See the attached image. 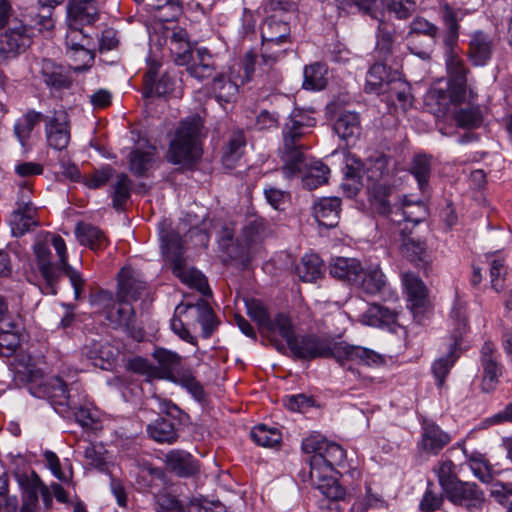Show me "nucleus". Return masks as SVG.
Instances as JSON below:
<instances>
[{
	"label": "nucleus",
	"instance_id": "4be33fe9",
	"mask_svg": "<svg viewBox=\"0 0 512 512\" xmlns=\"http://www.w3.org/2000/svg\"><path fill=\"white\" fill-rule=\"evenodd\" d=\"M451 441V436L433 422L423 423V432L419 446L422 451L436 455Z\"/></svg>",
	"mask_w": 512,
	"mask_h": 512
},
{
	"label": "nucleus",
	"instance_id": "0e129e2a",
	"mask_svg": "<svg viewBox=\"0 0 512 512\" xmlns=\"http://www.w3.org/2000/svg\"><path fill=\"white\" fill-rule=\"evenodd\" d=\"M457 342L455 341L453 347L449 351L446 357H441L433 363L432 370L435 377L438 379V385L442 386L446 375L449 373L451 367L457 359L456 347Z\"/></svg>",
	"mask_w": 512,
	"mask_h": 512
},
{
	"label": "nucleus",
	"instance_id": "6ab92c4d",
	"mask_svg": "<svg viewBox=\"0 0 512 512\" xmlns=\"http://www.w3.org/2000/svg\"><path fill=\"white\" fill-rule=\"evenodd\" d=\"M146 288L140 272L131 267H123L118 274L117 299L135 301Z\"/></svg>",
	"mask_w": 512,
	"mask_h": 512
},
{
	"label": "nucleus",
	"instance_id": "9d476101",
	"mask_svg": "<svg viewBox=\"0 0 512 512\" xmlns=\"http://www.w3.org/2000/svg\"><path fill=\"white\" fill-rule=\"evenodd\" d=\"M31 34L22 20L14 18L0 35V54L13 57L24 51L29 45Z\"/></svg>",
	"mask_w": 512,
	"mask_h": 512
},
{
	"label": "nucleus",
	"instance_id": "0eeeda50",
	"mask_svg": "<svg viewBox=\"0 0 512 512\" xmlns=\"http://www.w3.org/2000/svg\"><path fill=\"white\" fill-rule=\"evenodd\" d=\"M356 170L361 177L366 175L367 179L372 182L369 187L371 191V205L373 209L382 215H386L389 211V202L387 200L388 189L379 181L388 174V159L385 156H377L375 159H369L366 163H362L359 159L354 160Z\"/></svg>",
	"mask_w": 512,
	"mask_h": 512
},
{
	"label": "nucleus",
	"instance_id": "58836bf2",
	"mask_svg": "<svg viewBox=\"0 0 512 512\" xmlns=\"http://www.w3.org/2000/svg\"><path fill=\"white\" fill-rule=\"evenodd\" d=\"M390 81L386 66L382 63H376L367 73L365 91L384 94L386 93Z\"/></svg>",
	"mask_w": 512,
	"mask_h": 512
},
{
	"label": "nucleus",
	"instance_id": "c9c22d12",
	"mask_svg": "<svg viewBox=\"0 0 512 512\" xmlns=\"http://www.w3.org/2000/svg\"><path fill=\"white\" fill-rule=\"evenodd\" d=\"M75 232L79 242L90 247L92 250L103 249L108 244L104 233L98 227L91 224L79 223L76 226Z\"/></svg>",
	"mask_w": 512,
	"mask_h": 512
},
{
	"label": "nucleus",
	"instance_id": "09e8293b",
	"mask_svg": "<svg viewBox=\"0 0 512 512\" xmlns=\"http://www.w3.org/2000/svg\"><path fill=\"white\" fill-rule=\"evenodd\" d=\"M264 332L268 335H280L286 341L287 346L296 337L291 319L283 313H279L274 319H271L270 327H266Z\"/></svg>",
	"mask_w": 512,
	"mask_h": 512
},
{
	"label": "nucleus",
	"instance_id": "6e6d98bb",
	"mask_svg": "<svg viewBox=\"0 0 512 512\" xmlns=\"http://www.w3.org/2000/svg\"><path fill=\"white\" fill-rule=\"evenodd\" d=\"M155 17L162 22L173 21L178 18L182 12L179 0H157L153 5Z\"/></svg>",
	"mask_w": 512,
	"mask_h": 512
},
{
	"label": "nucleus",
	"instance_id": "13d9d810",
	"mask_svg": "<svg viewBox=\"0 0 512 512\" xmlns=\"http://www.w3.org/2000/svg\"><path fill=\"white\" fill-rule=\"evenodd\" d=\"M18 483L23 493L28 497L29 502L35 504L38 500V494L44 483L39 476L32 472L30 475L23 474L18 477Z\"/></svg>",
	"mask_w": 512,
	"mask_h": 512
},
{
	"label": "nucleus",
	"instance_id": "8fccbe9b",
	"mask_svg": "<svg viewBox=\"0 0 512 512\" xmlns=\"http://www.w3.org/2000/svg\"><path fill=\"white\" fill-rule=\"evenodd\" d=\"M411 173L417 180L419 189L425 191L431 175V158L426 155H417L411 163Z\"/></svg>",
	"mask_w": 512,
	"mask_h": 512
},
{
	"label": "nucleus",
	"instance_id": "dca6fc26",
	"mask_svg": "<svg viewBox=\"0 0 512 512\" xmlns=\"http://www.w3.org/2000/svg\"><path fill=\"white\" fill-rule=\"evenodd\" d=\"M334 475L311 478V480L325 497L322 501V507H326L329 512H340L343 509L342 503L346 501V492Z\"/></svg>",
	"mask_w": 512,
	"mask_h": 512
},
{
	"label": "nucleus",
	"instance_id": "473e14b6",
	"mask_svg": "<svg viewBox=\"0 0 512 512\" xmlns=\"http://www.w3.org/2000/svg\"><path fill=\"white\" fill-rule=\"evenodd\" d=\"M41 74L44 82L53 88H68L71 85V78L66 70L53 61L44 59L41 64Z\"/></svg>",
	"mask_w": 512,
	"mask_h": 512
},
{
	"label": "nucleus",
	"instance_id": "20e7f679",
	"mask_svg": "<svg viewBox=\"0 0 512 512\" xmlns=\"http://www.w3.org/2000/svg\"><path fill=\"white\" fill-rule=\"evenodd\" d=\"M446 64L450 76L447 89L432 87L426 98L428 104L434 103L438 106L436 112L439 114L448 112L451 104L461 103L466 92V70L461 59L450 54Z\"/></svg>",
	"mask_w": 512,
	"mask_h": 512
},
{
	"label": "nucleus",
	"instance_id": "7ed1b4c3",
	"mask_svg": "<svg viewBox=\"0 0 512 512\" xmlns=\"http://www.w3.org/2000/svg\"><path fill=\"white\" fill-rule=\"evenodd\" d=\"M302 450L312 454L309 459L310 477H328L336 473L345 463L346 452L337 443L330 442L319 434H312L302 442Z\"/></svg>",
	"mask_w": 512,
	"mask_h": 512
},
{
	"label": "nucleus",
	"instance_id": "774afa93",
	"mask_svg": "<svg viewBox=\"0 0 512 512\" xmlns=\"http://www.w3.org/2000/svg\"><path fill=\"white\" fill-rule=\"evenodd\" d=\"M455 120L460 127L475 128L482 122V113L478 106L460 109L455 114Z\"/></svg>",
	"mask_w": 512,
	"mask_h": 512
},
{
	"label": "nucleus",
	"instance_id": "a18cd8bd",
	"mask_svg": "<svg viewBox=\"0 0 512 512\" xmlns=\"http://www.w3.org/2000/svg\"><path fill=\"white\" fill-rule=\"evenodd\" d=\"M391 101H397L400 108L407 110L412 105L409 85L400 79H391L386 90Z\"/></svg>",
	"mask_w": 512,
	"mask_h": 512
},
{
	"label": "nucleus",
	"instance_id": "4c0bfd02",
	"mask_svg": "<svg viewBox=\"0 0 512 512\" xmlns=\"http://www.w3.org/2000/svg\"><path fill=\"white\" fill-rule=\"evenodd\" d=\"M397 313L379 304H371L362 314L364 324L374 327L390 325L396 321Z\"/></svg>",
	"mask_w": 512,
	"mask_h": 512
},
{
	"label": "nucleus",
	"instance_id": "423d86ee",
	"mask_svg": "<svg viewBox=\"0 0 512 512\" xmlns=\"http://www.w3.org/2000/svg\"><path fill=\"white\" fill-rule=\"evenodd\" d=\"M162 248L167 259L172 263V270L175 276L204 295L211 293L205 276L194 268L186 267L185 260L182 257V242L177 235L165 236L162 239Z\"/></svg>",
	"mask_w": 512,
	"mask_h": 512
},
{
	"label": "nucleus",
	"instance_id": "338daca9",
	"mask_svg": "<svg viewBox=\"0 0 512 512\" xmlns=\"http://www.w3.org/2000/svg\"><path fill=\"white\" fill-rule=\"evenodd\" d=\"M176 82L169 75H163L158 81L156 79L150 85H146L144 96H168L172 94Z\"/></svg>",
	"mask_w": 512,
	"mask_h": 512
},
{
	"label": "nucleus",
	"instance_id": "79ce46f5",
	"mask_svg": "<svg viewBox=\"0 0 512 512\" xmlns=\"http://www.w3.org/2000/svg\"><path fill=\"white\" fill-rule=\"evenodd\" d=\"M212 93L219 103L232 102L238 93V85L225 75H219L213 79Z\"/></svg>",
	"mask_w": 512,
	"mask_h": 512
},
{
	"label": "nucleus",
	"instance_id": "393cba45",
	"mask_svg": "<svg viewBox=\"0 0 512 512\" xmlns=\"http://www.w3.org/2000/svg\"><path fill=\"white\" fill-rule=\"evenodd\" d=\"M387 284L386 277L378 265L361 266L359 279L354 285L368 295L381 293Z\"/></svg>",
	"mask_w": 512,
	"mask_h": 512
},
{
	"label": "nucleus",
	"instance_id": "72a5a7b5",
	"mask_svg": "<svg viewBox=\"0 0 512 512\" xmlns=\"http://www.w3.org/2000/svg\"><path fill=\"white\" fill-rule=\"evenodd\" d=\"M360 119L357 113L344 112L336 120L334 131L343 140L354 141L360 135Z\"/></svg>",
	"mask_w": 512,
	"mask_h": 512
},
{
	"label": "nucleus",
	"instance_id": "e433bc0d",
	"mask_svg": "<svg viewBox=\"0 0 512 512\" xmlns=\"http://www.w3.org/2000/svg\"><path fill=\"white\" fill-rule=\"evenodd\" d=\"M402 282L412 307H424L427 299V289L422 280L413 273H405L402 276Z\"/></svg>",
	"mask_w": 512,
	"mask_h": 512
},
{
	"label": "nucleus",
	"instance_id": "ddd939ff",
	"mask_svg": "<svg viewBox=\"0 0 512 512\" xmlns=\"http://www.w3.org/2000/svg\"><path fill=\"white\" fill-rule=\"evenodd\" d=\"M390 213V221L398 226V230H411L409 226L414 227L425 220L428 211L422 201H412L404 196L401 206L394 208L386 213Z\"/></svg>",
	"mask_w": 512,
	"mask_h": 512
},
{
	"label": "nucleus",
	"instance_id": "de8ad7c7",
	"mask_svg": "<svg viewBox=\"0 0 512 512\" xmlns=\"http://www.w3.org/2000/svg\"><path fill=\"white\" fill-rule=\"evenodd\" d=\"M251 437L259 446L273 448L277 447L282 439L280 431L276 428L260 424L251 430Z\"/></svg>",
	"mask_w": 512,
	"mask_h": 512
},
{
	"label": "nucleus",
	"instance_id": "4468645a",
	"mask_svg": "<svg viewBox=\"0 0 512 512\" xmlns=\"http://www.w3.org/2000/svg\"><path fill=\"white\" fill-rule=\"evenodd\" d=\"M481 365L483 368L482 389L490 392L495 389L503 371L496 346L490 341L485 342L481 348Z\"/></svg>",
	"mask_w": 512,
	"mask_h": 512
},
{
	"label": "nucleus",
	"instance_id": "2f4dec72",
	"mask_svg": "<svg viewBox=\"0 0 512 512\" xmlns=\"http://www.w3.org/2000/svg\"><path fill=\"white\" fill-rule=\"evenodd\" d=\"M361 264L353 258L338 257L330 264V274L340 280L355 284L359 279Z\"/></svg>",
	"mask_w": 512,
	"mask_h": 512
},
{
	"label": "nucleus",
	"instance_id": "f257e3e1",
	"mask_svg": "<svg viewBox=\"0 0 512 512\" xmlns=\"http://www.w3.org/2000/svg\"><path fill=\"white\" fill-rule=\"evenodd\" d=\"M294 357L303 360L334 358L343 368L353 371V365L379 366L382 355L362 346L335 341L317 335L296 336L288 346Z\"/></svg>",
	"mask_w": 512,
	"mask_h": 512
},
{
	"label": "nucleus",
	"instance_id": "052dcab7",
	"mask_svg": "<svg viewBox=\"0 0 512 512\" xmlns=\"http://www.w3.org/2000/svg\"><path fill=\"white\" fill-rule=\"evenodd\" d=\"M105 449L102 445L89 443L83 450L85 463L90 467L104 471L106 469Z\"/></svg>",
	"mask_w": 512,
	"mask_h": 512
},
{
	"label": "nucleus",
	"instance_id": "c756f323",
	"mask_svg": "<svg viewBox=\"0 0 512 512\" xmlns=\"http://www.w3.org/2000/svg\"><path fill=\"white\" fill-rule=\"evenodd\" d=\"M153 357L158 363V366H155L156 378L173 380L175 372L180 365V357L176 353L164 348L156 349Z\"/></svg>",
	"mask_w": 512,
	"mask_h": 512
},
{
	"label": "nucleus",
	"instance_id": "b1692460",
	"mask_svg": "<svg viewBox=\"0 0 512 512\" xmlns=\"http://www.w3.org/2000/svg\"><path fill=\"white\" fill-rule=\"evenodd\" d=\"M341 200L338 197H325L319 199L313 207V215L319 225L335 227L339 220Z\"/></svg>",
	"mask_w": 512,
	"mask_h": 512
},
{
	"label": "nucleus",
	"instance_id": "9b49d317",
	"mask_svg": "<svg viewBox=\"0 0 512 512\" xmlns=\"http://www.w3.org/2000/svg\"><path fill=\"white\" fill-rule=\"evenodd\" d=\"M49 237L50 234H46L43 240L38 239L36 241L34 253L41 275L45 280L42 291L45 294L55 295L57 293L56 284L59 280V268L50 261Z\"/></svg>",
	"mask_w": 512,
	"mask_h": 512
},
{
	"label": "nucleus",
	"instance_id": "5701e85b",
	"mask_svg": "<svg viewBox=\"0 0 512 512\" xmlns=\"http://www.w3.org/2000/svg\"><path fill=\"white\" fill-rule=\"evenodd\" d=\"M176 313L184 315L187 319L195 318L201 324L206 336H209L216 327L214 312L204 301L196 304L178 305Z\"/></svg>",
	"mask_w": 512,
	"mask_h": 512
},
{
	"label": "nucleus",
	"instance_id": "39448f33",
	"mask_svg": "<svg viewBox=\"0 0 512 512\" xmlns=\"http://www.w3.org/2000/svg\"><path fill=\"white\" fill-rule=\"evenodd\" d=\"M312 126L311 120L302 115L292 116L284 126L283 146L279 153L283 162L282 173L287 180H290L297 169V164L303 161V155L305 154L302 149L304 146L299 141Z\"/></svg>",
	"mask_w": 512,
	"mask_h": 512
},
{
	"label": "nucleus",
	"instance_id": "603ef678",
	"mask_svg": "<svg viewBox=\"0 0 512 512\" xmlns=\"http://www.w3.org/2000/svg\"><path fill=\"white\" fill-rule=\"evenodd\" d=\"M112 200L113 206L116 209L122 208L131 194V181L128 176L124 173L116 175L115 182L112 185Z\"/></svg>",
	"mask_w": 512,
	"mask_h": 512
},
{
	"label": "nucleus",
	"instance_id": "1a4fd4ad",
	"mask_svg": "<svg viewBox=\"0 0 512 512\" xmlns=\"http://www.w3.org/2000/svg\"><path fill=\"white\" fill-rule=\"evenodd\" d=\"M30 188H22L21 198L18 201V207L10 216L9 224L14 236H22L32 228L39 225L37 220V208L30 202Z\"/></svg>",
	"mask_w": 512,
	"mask_h": 512
},
{
	"label": "nucleus",
	"instance_id": "2eb2a0df",
	"mask_svg": "<svg viewBox=\"0 0 512 512\" xmlns=\"http://www.w3.org/2000/svg\"><path fill=\"white\" fill-rule=\"evenodd\" d=\"M329 172V168L321 161L309 159L303 155V161L297 164V169L290 179L301 175L303 186L308 190H313L327 183Z\"/></svg>",
	"mask_w": 512,
	"mask_h": 512
},
{
	"label": "nucleus",
	"instance_id": "e2e57ef3",
	"mask_svg": "<svg viewBox=\"0 0 512 512\" xmlns=\"http://www.w3.org/2000/svg\"><path fill=\"white\" fill-rule=\"evenodd\" d=\"M385 18L383 21H379V25L377 28V45L376 48L384 57L392 54L394 48V33L391 29H389L385 23Z\"/></svg>",
	"mask_w": 512,
	"mask_h": 512
},
{
	"label": "nucleus",
	"instance_id": "49530a36",
	"mask_svg": "<svg viewBox=\"0 0 512 512\" xmlns=\"http://www.w3.org/2000/svg\"><path fill=\"white\" fill-rule=\"evenodd\" d=\"M341 5H355L360 12L378 21L385 18V0H343Z\"/></svg>",
	"mask_w": 512,
	"mask_h": 512
},
{
	"label": "nucleus",
	"instance_id": "bb28decb",
	"mask_svg": "<svg viewBox=\"0 0 512 512\" xmlns=\"http://www.w3.org/2000/svg\"><path fill=\"white\" fill-rule=\"evenodd\" d=\"M493 42L491 38L481 31L475 32L470 39V60L476 66H484L491 58Z\"/></svg>",
	"mask_w": 512,
	"mask_h": 512
},
{
	"label": "nucleus",
	"instance_id": "412c9836",
	"mask_svg": "<svg viewBox=\"0 0 512 512\" xmlns=\"http://www.w3.org/2000/svg\"><path fill=\"white\" fill-rule=\"evenodd\" d=\"M79 390V383H73L68 388L67 385L59 377L49 379L43 385V391L51 400L54 406L75 407L79 401L73 399L72 392Z\"/></svg>",
	"mask_w": 512,
	"mask_h": 512
},
{
	"label": "nucleus",
	"instance_id": "a19ab883",
	"mask_svg": "<svg viewBox=\"0 0 512 512\" xmlns=\"http://www.w3.org/2000/svg\"><path fill=\"white\" fill-rule=\"evenodd\" d=\"M147 432L152 439L159 443H173L177 439L174 424L165 418H158L147 427Z\"/></svg>",
	"mask_w": 512,
	"mask_h": 512
},
{
	"label": "nucleus",
	"instance_id": "7c9ffc66",
	"mask_svg": "<svg viewBox=\"0 0 512 512\" xmlns=\"http://www.w3.org/2000/svg\"><path fill=\"white\" fill-rule=\"evenodd\" d=\"M167 465L179 476H191L198 472V465L194 458L182 450H172L165 456Z\"/></svg>",
	"mask_w": 512,
	"mask_h": 512
},
{
	"label": "nucleus",
	"instance_id": "864d4df0",
	"mask_svg": "<svg viewBox=\"0 0 512 512\" xmlns=\"http://www.w3.org/2000/svg\"><path fill=\"white\" fill-rule=\"evenodd\" d=\"M433 470L444 493L454 487L457 482H460L455 473V465L451 460L439 461Z\"/></svg>",
	"mask_w": 512,
	"mask_h": 512
},
{
	"label": "nucleus",
	"instance_id": "f03ea898",
	"mask_svg": "<svg viewBox=\"0 0 512 512\" xmlns=\"http://www.w3.org/2000/svg\"><path fill=\"white\" fill-rule=\"evenodd\" d=\"M201 128L199 116L185 118L179 123L167 152L169 162L188 167L199 160L202 154L199 140Z\"/></svg>",
	"mask_w": 512,
	"mask_h": 512
},
{
	"label": "nucleus",
	"instance_id": "69168bd1",
	"mask_svg": "<svg viewBox=\"0 0 512 512\" xmlns=\"http://www.w3.org/2000/svg\"><path fill=\"white\" fill-rule=\"evenodd\" d=\"M246 309L248 315L257 323L259 328L264 332L266 327H270L271 319L264 304L256 299L246 301Z\"/></svg>",
	"mask_w": 512,
	"mask_h": 512
},
{
	"label": "nucleus",
	"instance_id": "a211bd4d",
	"mask_svg": "<svg viewBox=\"0 0 512 512\" xmlns=\"http://www.w3.org/2000/svg\"><path fill=\"white\" fill-rule=\"evenodd\" d=\"M289 25L274 18L267 19L261 28L262 46L265 53L262 54V59L266 63L268 60L275 61L276 56H270L267 52L274 46L286 41L289 36Z\"/></svg>",
	"mask_w": 512,
	"mask_h": 512
},
{
	"label": "nucleus",
	"instance_id": "6e6552de",
	"mask_svg": "<svg viewBox=\"0 0 512 512\" xmlns=\"http://www.w3.org/2000/svg\"><path fill=\"white\" fill-rule=\"evenodd\" d=\"M445 496L452 504L468 512H482L485 505V494L474 482H457Z\"/></svg>",
	"mask_w": 512,
	"mask_h": 512
},
{
	"label": "nucleus",
	"instance_id": "f704fd0d",
	"mask_svg": "<svg viewBox=\"0 0 512 512\" xmlns=\"http://www.w3.org/2000/svg\"><path fill=\"white\" fill-rule=\"evenodd\" d=\"M156 148L152 145H146L142 148H136L129 155V169L136 176H143L152 166L155 159Z\"/></svg>",
	"mask_w": 512,
	"mask_h": 512
},
{
	"label": "nucleus",
	"instance_id": "680f3d73",
	"mask_svg": "<svg viewBox=\"0 0 512 512\" xmlns=\"http://www.w3.org/2000/svg\"><path fill=\"white\" fill-rule=\"evenodd\" d=\"M15 327L13 324L10 330L0 331V356L9 357L20 346V335Z\"/></svg>",
	"mask_w": 512,
	"mask_h": 512
},
{
	"label": "nucleus",
	"instance_id": "bf43d9fd",
	"mask_svg": "<svg viewBox=\"0 0 512 512\" xmlns=\"http://www.w3.org/2000/svg\"><path fill=\"white\" fill-rule=\"evenodd\" d=\"M414 0H385V16L393 14L398 19H407L416 11Z\"/></svg>",
	"mask_w": 512,
	"mask_h": 512
},
{
	"label": "nucleus",
	"instance_id": "f8f14e48",
	"mask_svg": "<svg viewBox=\"0 0 512 512\" xmlns=\"http://www.w3.org/2000/svg\"><path fill=\"white\" fill-rule=\"evenodd\" d=\"M44 121L48 145L60 151L65 149L71 138L68 114L64 110L54 111L51 116H46Z\"/></svg>",
	"mask_w": 512,
	"mask_h": 512
},
{
	"label": "nucleus",
	"instance_id": "f3484780",
	"mask_svg": "<svg viewBox=\"0 0 512 512\" xmlns=\"http://www.w3.org/2000/svg\"><path fill=\"white\" fill-rule=\"evenodd\" d=\"M49 241L53 245L59 257V263L55 264L56 267L59 268V277L61 274H65L69 278L74 289L75 299H79L83 292L85 280L77 270L68 264L64 239L59 235H50Z\"/></svg>",
	"mask_w": 512,
	"mask_h": 512
},
{
	"label": "nucleus",
	"instance_id": "c03bdc74",
	"mask_svg": "<svg viewBox=\"0 0 512 512\" xmlns=\"http://www.w3.org/2000/svg\"><path fill=\"white\" fill-rule=\"evenodd\" d=\"M106 318L114 327H128L134 318L131 301L118 299L117 307L110 309Z\"/></svg>",
	"mask_w": 512,
	"mask_h": 512
},
{
	"label": "nucleus",
	"instance_id": "cd10ccee",
	"mask_svg": "<svg viewBox=\"0 0 512 512\" xmlns=\"http://www.w3.org/2000/svg\"><path fill=\"white\" fill-rule=\"evenodd\" d=\"M246 139L242 131L233 132L222 151V164L226 169H233L244 153Z\"/></svg>",
	"mask_w": 512,
	"mask_h": 512
},
{
	"label": "nucleus",
	"instance_id": "aec40b11",
	"mask_svg": "<svg viewBox=\"0 0 512 512\" xmlns=\"http://www.w3.org/2000/svg\"><path fill=\"white\" fill-rule=\"evenodd\" d=\"M99 18V7L95 0H73L67 5L68 25L92 24Z\"/></svg>",
	"mask_w": 512,
	"mask_h": 512
},
{
	"label": "nucleus",
	"instance_id": "37998d69",
	"mask_svg": "<svg viewBox=\"0 0 512 512\" xmlns=\"http://www.w3.org/2000/svg\"><path fill=\"white\" fill-rule=\"evenodd\" d=\"M327 85V67L315 63L304 69L303 88L306 90H321Z\"/></svg>",
	"mask_w": 512,
	"mask_h": 512
},
{
	"label": "nucleus",
	"instance_id": "a878e982",
	"mask_svg": "<svg viewBox=\"0 0 512 512\" xmlns=\"http://www.w3.org/2000/svg\"><path fill=\"white\" fill-rule=\"evenodd\" d=\"M398 232L399 250L402 256L414 263L425 262L428 257L426 244L414 238L411 230L400 229Z\"/></svg>",
	"mask_w": 512,
	"mask_h": 512
},
{
	"label": "nucleus",
	"instance_id": "c85d7f7f",
	"mask_svg": "<svg viewBox=\"0 0 512 512\" xmlns=\"http://www.w3.org/2000/svg\"><path fill=\"white\" fill-rule=\"evenodd\" d=\"M188 73L198 80L210 77L214 70L212 56L206 49H196L188 63L185 64Z\"/></svg>",
	"mask_w": 512,
	"mask_h": 512
},
{
	"label": "nucleus",
	"instance_id": "5fc2aeb1",
	"mask_svg": "<svg viewBox=\"0 0 512 512\" xmlns=\"http://www.w3.org/2000/svg\"><path fill=\"white\" fill-rule=\"evenodd\" d=\"M52 8H47L44 14H35L33 12L23 14V23L29 29V33L32 35L33 30L37 29L39 31L42 30H50L54 26V21L52 19Z\"/></svg>",
	"mask_w": 512,
	"mask_h": 512
},
{
	"label": "nucleus",
	"instance_id": "4d7b16f0",
	"mask_svg": "<svg viewBox=\"0 0 512 512\" xmlns=\"http://www.w3.org/2000/svg\"><path fill=\"white\" fill-rule=\"evenodd\" d=\"M88 44H79L78 47L67 50L70 58L71 67L75 71H83L90 67L93 62L94 54L86 46Z\"/></svg>",
	"mask_w": 512,
	"mask_h": 512
},
{
	"label": "nucleus",
	"instance_id": "ea45409f",
	"mask_svg": "<svg viewBox=\"0 0 512 512\" xmlns=\"http://www.w3.org/2000/svg\"><path fill=\"white\" fill-rule=\"evenodd\" d=\"M321 273V260L316 254H305L296 266V274L303 282H315Z\"/></svg>",
	"mask_w": 512,
	"mask_h": 512
},
{
	"label": "nucleus",
	"instance_id": "3c124183",
	"mask_svg": "<svg viewBox=\"0 0 512 512\" xmlns=\"http://www.w3.org/2000/svg\"><path fill=\"white\" fill-rule=\"evenodd\" d=\"M45 117L40 112L29 111L22 119H19L14 125V133L18 140L24 145L25 141L30 137L34 127Z\"/></svg>",
	"mask_w": 512,
	"mask_h": 512
}]
</instances>
